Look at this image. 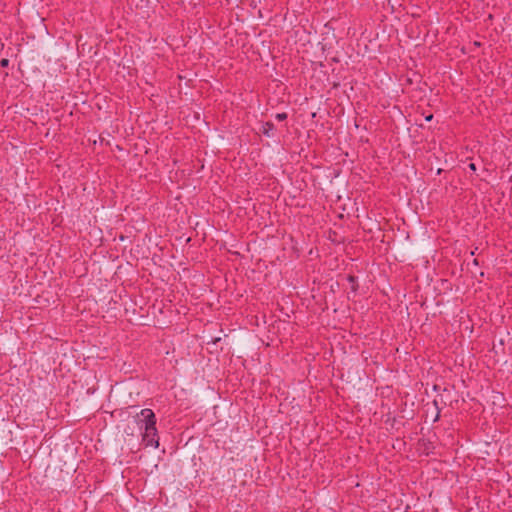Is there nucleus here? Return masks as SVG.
<instances>
[{
  "label": "nucleus",
  "mask_w": 512,
  "mask_h": 512,
  "mask_svg": "<svg viewBox=\"0 0 512 512\" xmlns=\"http://www.w3.org/2000/svg\"><path fill=\"white\" fill-rule=\"evenodd\" d=\"M136 423L141 430L146 431V436L153 434L156 428L154 412L148 408L142 409L136 416Z\"/></svg>",
  "instance_id": "f257e3e1"
},
{
  "label": "nucleus",
  "mask_w": 512,
  "mask_h": 512,
  "mask_svg": "<svg viewBox=\"0 0 512 512\" xmlns=\"http://www.w3.org/2000/svg\"><path fill=\"white\" fill-rule=\"evenodd\" d=\"M142 439L146 446H151L157 448L159 446V441L157 438V429L155 428L154 433H149V436H146V431L142 433Z\"/></svg>",
  "instance_id": "f03ea898"
},
{
  "label": "nucleus",
  "mask_w": 512,
  "mask_h": 512,
  "mask_svg": "<svg viewBox=\"0 0 512 512\" xmlns=\"http://www.w3.org/2000/svg\"><path fill=\"white\" fill-rule=\"evenodd\" d=\"M272 127L273 125L270 124V123H266L264 125V133L267 135V136H270V130H272Z\"/></svg>",
  "instance_id": "7ed1b4c3"
},
{
  "label": "nucleus",
  "mask_w": 512,
  "mask_h": 512,
  "mask_svg": "<svg viewBox=\"0 0 512 512\" xmlns=\"http://www.w3.org/2000/svg\"><path fill=\"white\" fill-rule=\"evenodd\" d=\"M287 115L285 113H278L276 114L275 118L279 121H282L284 119H286Z\"/></svg>",
  "instance_id": "20e7f679"
},
{
  "label": "nucleus",
  "mask_w": 512,
  "mask_h": 512,
  "mask_svg": "<svg viewBox=\"0 0 512 512\" xmlns=\"http://www.w3.org/2000/svg\"><path fill=\"white\" fill-rule=\"evenodd\" d=\"M469 167H470V169H471V170H476V166H475V164H474V163H471V164L469 165Z\"/></svg>",
  "instance_id": "39448f33"
},
{
  "label": "nucleus",
  "mask_w": 512,
  "mask_h": 512,
  "mask_svg": "<svg viewBox=\"0 0 512 512\" xmlns=\"http://www.w3.org/2000/svg\"><path fill=\"white\" fill-rule=\"evenodd\" d=\"M1 63H2V65H3V66H6V65L8 64V60L3 59V60L1 61Z\"/></svg>",
  "instance_id": "423d86ee"
},
{
  "label": "nucleus",
  "mask_w": 512,
  "mask_h": 512,
  "mask_svg": "<svg viewBox=\"0 0 512 512\" xmlns=\"http://www.w3.org/2000/svg\"><path fill=\"white\" fill-rule=\"evenodd\" d=\"M431 119H432V115L426 117V120H428V121L431 120Z\"/></svg>",
  "instance_id": "0eeeda50"
}]
</instances>
